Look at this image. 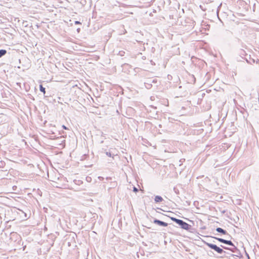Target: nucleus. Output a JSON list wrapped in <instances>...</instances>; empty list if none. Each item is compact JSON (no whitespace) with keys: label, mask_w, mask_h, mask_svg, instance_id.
<instances>
[{"label":"nucleus","mask_w":259,"mask_h":259,"mask_svg":"<svg viewBox=\"0 0 259 259\" xmlns=\"http://www.w3.org/2000/svg\"><path fill=\"white\" fill-rule=\"evenodd\" d=\"M39 90L41 92H43L44 94H45V88H44L42 85H39Z\"/></svg>","instance_id":"9"},{"label":"nucleus","mask_w":259,"mask_h":259,"mask_svg":"<svg viewBox=\"0 0 259 259\" xmlns=\"http://www.w3.org/2000/svg\"><path fill=\"white\" fill-rule=\"evenodd\" d=\"M154 200L156 202H160L163 200V198L162 197L157 195L155 197Z\"/></svg>","instance_id":"7"},{"label":"nucleus","mask_w":259,"mask_h":259,"mask_svg":"<svg viewBox=\"0 0 259 259\" xmlns=\"http://www.w3.org/2000/svg\"><path fill=\"white\" fill-rule=\"evenodd\" d=\"M215 238L220 242H222V243H225V244H228V245H229L231 246H234L233 243L230 240H225V239H224L222 238Z\"/></svg>","instance_id":"3"},{"label":"nucleus","mask_w":259,"mask_h":259,"mask_svg":"<svg viewBox=\"0 0 259 259\" xmlns=\"http://www.w3.org/2000/svg\"><path fill=\"white\" fill-rule=\"evenodd\" d=\"M206 244L210 248L214 250L215 251H217L218 253L220 254H222L223 252H225L222 248H220L219 247L217 246L216 245L211 244L210 243H206Z\"/></svg>","instance_id":"2"},{"label":"nucleus","mask_w":259,"mask_h":259,"mask_svg":"<svg viewBox=\"0 0 259 259\" xmlns=\"http://www.w3.org/2000/svg\"><path fill=\"white\" fill-rule=\"evenodd\" d=\"M62 127H63L64 129H65V130H67V129H68V128H67V127H66V126H65L64 125H62Z\"/></svg>","instance_id":"13"},{"label":"nucleus","mask_w":259,"mask_h":259,"mask_svg":"<svg viewBox=\"0 0 259 259\" xmlns=\"http://www.w3.org/2000/svg\"><path fill=\"white\" fill-rule=\"evenodd\" d=\"M105 153L107 156L112 157L113 158H114V156L115 155H116V154H115L111 151V149L109 150V151H106Z\"/></svg>","instance_id":"5"},{"label":"nucleus","mask_w":259,"mask_h":259,"mask_svg":"<svg viewBox=\"0 0 259 259\" xmlns=\"http://www.w3.org/2000/svg\"><path fill=\"white\" fill-rule=\"evenodd\" d=\"M216 231L218 232L221 233H222L223 234H224V235H226V234H228L226 230H224V229H222L221 228H217L216 229Z\"/></svg>","instance_id":"6"},{"label":"nucleus","mask_w":259,"mask_h":259,"mask_svg":"<svg viewBox=\"0 0 259 259\" xmlns=\"http://www.w3.org/2000/svg\"><path fill=\"white\" fill-rule=\"evenodd\" d=\"M133 191H134V192H138V189L137 188H136L135 187H134Z\"/></svg>","instance_id":"10"},{"label":"nucleus","mask_w":259,"mask_h":259,"mask_svg":"<svg viewBox=\"0 0 259 259\" xmlns=\"http://www.w3.org/2000/svg\"><path fill=\"white\" fill-rule=\"evenodd\" d=\"M171 220L176 222L177 224L181 226V228L184 230H189L191 228V225L184 222L183 220H179L175 218H171Z\"/></svg>","instance_id":"1"},{"label":"nucleus","mask_w":259,"mask_h":259,"mask_svg":"<svg viewBox=\"0 0 259 259\" xmlns=\"http://www.w3.org/2000/svg\"><path fill=\"white\" fill-rule=\"evenodd\" d=\"M7 53V51L5 50H0V58L4 56Z\"/></svg>","instance_id":"8"},{"label":"nucleus","mask_w":259,"mask_h":259,"mask_svg":"<svg viewBox=\"0 0 259 259\" xmlns=\"http://www.w3.org/2000/svg\"><path fill=\"white\" fill-rule=\"evenodd\" d=\"M221 246L222 248H224V249H229V248H228V247H225V246H223V245H221Z\"/></svg>","instance_id":"11"},{"label":"nucleus","mask_w":259,"mask_h":259,"mask_svg":"<svg viewBox=\"0 0 259 259\" xmlns=\"http://www.w3.org/2000/svg\"><path fill=\"white\" fill-rule=\"evenodd\" d=\"M75 24H80V22L78 21H75Z\"/></svg>","instance_id":"12"},{"label":"nucleus","mask_w":259,"mask_h":259,"mask_svg":"<svg viewBox=\"0 0 259 259\" xmlns=\"http://www.w3.org/2000/svg\"><path fill=\"white\" fill-rule=\"evenodd\" d=\"M154 223L164 227H166L168 225L167 223L156 219L154 221Z\"/></svg>","instance_id":"4"}]
</instances>
